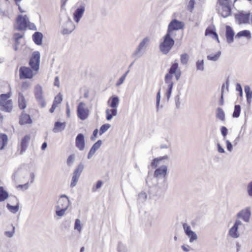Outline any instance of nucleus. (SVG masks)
Instances as JSON below:
<instances>
[{"instance_id":"nucleus-1","label":"nucleus","mask_w":252,"mask_h":252,"mask_svg":"<svg viewBox=\"0 0 252 252\" xmlns=\"http://www.w3.org/2000/svg\"><path fill=\"white\" fill-rule=\"evenodd\" d=\"M70 205L68 197L65 195H61L56 206V214L58 217H63Z\"/></svg>"},{"instance_id":"nucleus-2","label":"nucleus","mask_w":252,"mask_h":252,"mask_svg":"<svg viewBox=\"0 0 252 252\" xmlns=\"http://www.w3.org/2000/svg\"><path fill=\"white\" fill-rule=\"evenodd\" d=\"M172 36L174 35L167 32L162 38L163 41L159 45L160 51L165 55L170 52L175 44V41Z\"/></svg>"},{"instance_id":"nucleus-3","label":"nucleus","mask_w":252,"mask_h":252,"mask_svg":"<svg viewBox=\"0 0 252 252\" xmlns=\"http://www.w3.org/2000/svg\"><path fill=\"white\" fill-rule=\"evenodd\" d=\"M11 96L10 93L2 94L0 95V110L10 113L13 107V101L9 99Z\"/></svg>"},{"instance_id":"nucleus-4","label":"nucleus","mask_w":252,"mask_h":252,"mask_svg":"<svg viewBox=\"0 0 252 252\" xmlns=\"http://www.w3.org/2000/svg\"><path fill=\"white\" fill-rule=\"evenodd\" d=\"M149 42L150 38L148 37L144 38L136 48L133 56L137 58L141 57L144 54Z\"/></svg>"},{"instance_id":"nucleus-5","label":"nucleus","mask_w":252,"mask_h":252,"mask_svg":"<svg viewBox=\"0 0 252 252\" xmlns=\"http://www.w3.org/2000/svg\"><path fill=\"white\" fill-rule=\"evenodd\" d=\"M89 109L87 104L84 102H80L77 108V114L78 118L81 120H86L89 117Z\"/></svg>"},{"instance_id":"nucleus-6","label":"nucleus","mask_w":252,"mask_h":252,"mask_svg":"<svg viewBox=\"0 0 252 252\" xmlns=\"http://www.w3.org/2000/svg\"><path fill=\"white\" fill-rule=\"evenodd\" d=\"M184 26V23L183 22L177 19H174L169 23L167 32L174 36V31L182 29Z\"/></svg>"},{"instance_id":"nucleus-7","label":"nucleus","mask_w":252,"mask_h":252,"mask_svg":"<svg viewBox=\"0 0 252 252\" xmlns=\"http://www.w3.org/2000/svg\"><path fill=\"white\" fill-rule=\"evenodd\" d=\"M40 58V53L38 51H35L32 53L29 64L35 71H37L39 69Z\"/></svg>"},{"instance_id":"nucleus-8","label":"nucleus","mask_w":252,"mask_h":252,"mask_svg":"<svg viewBox=\"0 0 252 252\" xmlns=\"http://www.w3.org/2000/svg\"><path fill=\"white\" fill-rule=\"evenodd\" d=\"M29 19L27 15H19L16 19V29L18 31L25 30L28 27Z\"/></svg>"},{"instance_id":"nucleus-9","label":"nucleus","mask_w":252,"mask_h":252,"mask_svg":"<svg viewBox=\"0 0 252 252\" xmlns=\"http://www.w3.org/2000/svg\"><path fill=\"white\" fill-rule=\"evenodd\" d=\"M168 167L166 165H163L157 168L154 174V177L157 179V180L163 178L164 180L166 179L167 174Z\"/></svg>"},{"instance_id":"nucleus-10","label":"nucleus","mask_w":252,"mask_h":252,"mask_svg":"<svg viewBox=\"0 0 252 252\" xmlns=\"http://www.w3.org/2000/svg\"><path fill=\"white\" fill-rule=\"evenodd\" d=\"M83 169L84 165L83 163H80L77 166L73 172V176L70 183L71 188H73L76 186Z\"/></svg>"},{"instance_id":"nucleus-11","label":"nucleus","mask_w":252,"mask_h":252,"mask_svg":"<svg viewBox=\"0 0 252 252\" xmlns=\"http://www.w3.org/2000/svg\"><path fill=\"white\" fill-rule=\"evenodd\" d=\"M35 97L42 107L45 106L46 103L43 95L42 88L39 85H36L34 90Z\"/></svg>"},{"instance_id":"nucleus-12","label":"nucleus","mask_w":252,"mask_h":252,"mask_svg":"<svg viewBox=\"0 0 252 252\" xmlns=\"http://www.w3.org/2000/svg\"><path fill=\"white\" fill-rule=\"evenodd\" d=\"M19 75L21 79H31L33 77V72L30 68L22 66L19 69Z\"/></svg>"},{"instance_id":"nucleus-13","label":"nucleus","mask_w":252,"mask_h":252,"mask_svg":"<svg viewBox=\"0 0 252 252\" xmlns=\"http://www.w3.org/2000/svg\"><path fill=\"white\" fill-rule=\"evenodd\" d=\"M75 146L80 150L83 151L85 146V138L83 134L79 133L75 139Z\"/></svg>"},{"instance_id":"nucleus-14","label":"nucleus","mask_w":252,"mask_h":252,"mask_svg":"<svg viewBox=\"0 0 252 252\" xmlns=\"http://www.w3.org/2000/svg\"><path fill=\"white\" fill-rule=\"evenodd\" d=\"M251 212L249 207L246 208L239 212L237 217L242 219L245 222H248L250 221Z\"/></svg>"},{"instance_id":"nucleus-15","label":"nucleus","mask_w":252,"mask_h":252,"mask_svg":"<svg viewBox=\"0 0 252 252\" xmlns=\"http://www.w3.org/2000/svg\"><path fill=\"white\" fill-rule=\"evenodd\" d=\"M85 11V7L82 5L77 8L73 13V19L75 22L78 23L82 17Z\"/></svg>"},{"instance_id":"nucleus-16","label":"nucleus","mask_w":252,"mask_h":252,"mask_svg":"<svg viewBox=\"0 0 252 252\" xmlns=\"http://www.w3.org/2000/svg\"><path fill=\"white\" fill-rule=\"evenodd\" d=\"M30 139L31 136L30 135H26L22 139L20 143V155H23L26 152Z\"/></svg>"},{"instance_id":"nucleus-17","label":"nucleus","mask_w":252,"mask_h":252,"mask_svg":"<svg viewBox=\"0 0 252 252\" xmlns=\"http://www.w3.org/2000/svg\"><path fill=\"white\" fill-rule=\"evenodd\" d=\"M250 14L241 13L235 16V18L239 24L249 23Z\"/></svg>"},{"instance_id":"nucleus-18","label":"nucleus","mask_w":252,"mask_h":252,"mask_svg":"<svg viewBox=\"0 0 252 252\" xmlns=\"http://www.w3.org/2000/svg\"><path fill=\"white\" fill-rule=\"evenodd\" d=\"M75 27L71 20H68L65 25V27L63 28L62 31L63 34H68L72 32L75 29Z\"/></svg>"},{"instance_id":"nucleus-19","label":"nucleus","mask_w":252,"mask_h":252,"mask_svg":"<svg viewBox=\"0 0 252 252\" xmlns=\"http://www.w3.org/2000/svg\"><path fill=\"white\" fill-rule=\"evenodd\" d=\"M225 35L227 42L229 44L232 43L234 41V32L232 28L228 25L226 26Z\"/></svg>"},{"instance_id":"nucleus-20","label":"nucleus","mask_w":252,"mask_h":252,"mask_svg":"<svg viewBox=\"0 0 252 252\" xmlns=\"http://www.w3.org/2000/svg\"><path fill=\"white\" fill-rule=\"evenodd\" d=\"M102 141L99 140L92 146L88 155L87 158L88 159H90L92 158L96 151L100 147Z\"/></svg>"},{"instance_id":"nucleus-21","label":"nucleus","mask_w":252,"mask_h":252,"mask_svg":"<svg viewBox=\"0 0 252 252\" xmlns=\"http://www.w3.org/2000/svg\"><path fill=\"white\" fill-rule=\"evenodd\" d=\"M222 7V11H221V16L224 17L226 18L229 16L231 13V8L230 6V3H224L221 2V3H220Z\"/></svg>"},{"instance_id":"nucleus-22","label":"nucleus","mask_w":252,"mask_h":252,"mask_svg":"<svg viewBox=\"0 0 252 252\" xmlns=\"http://www.w3.org/2000/svg\"><path fill=\"white\" fill-rule=\"evenodd\" d=\"M43 34L40 32H35L32 36L33 40L38 45L42 44Z\"/></svg>"},{"instance_id":"nucleus-23","label":"nucleus","mask_w":252,"mask_h":252,"mask_svg":"<svg viewBox=\"0 0 252 252\" xmlns=\"http://www.w3.org/2000/svg\"><path fill=\"white\" fill-rule=\"evenodd\" d=\"M32 123V120L30 116V115L23 113L20 119V124L21 125H25L27 124H31Z\"/></svg>"},{"instance_id":"nucleus-24","label":"nucleus","mask_w":252,"mask_h":252,"mask_svg":"<svg viewBox=\"0 0 252 252\" xmlns=\"http://www.w3.org/2000/svg\"><path fill=\"white\" fill-rule=\"evenodd\" d=\"M8 142V137L5 134L0 133V150L4 148Z\"/></svg>"},{"instance_id":"nucleus-25","label":"nucleus","mask_w":252,"mask_h":252,"mask_svg":"<svg viewBox=\"0 0 252 252\" xmlns=\"http://www.w3.org/2000/svg\"><path fill=\"white\" fill-rule=\"evenodd\" d=\"M112 109H107L106 110V119L108 121L111 120L113 116H115L117 114V110L116 108H112Z\"/></svg>"},{"instance_id":"nucleus-26","label":"nucleus","mask_w":252,"mask_h":252,"mask_svg":"<svg viewBox=\"0 0 252 252\" xmlns=\"http://www.w3.org/2000/svg\"><path fill=\"white\" fill-rule=\"evenodd\" d=\"M65 127V123H61L57 122L55 123V126L53 129V131L55 133H57L63 131Z\"/></svg>"},{"instance_id":"nucleus-27","label":"nucleus","mask_w":252,"mask_h":252,"mask_svg":"<svg viewBox=\"0 0 252 252\" xmlns=\"http://www.w3.org/2000/svg\"><path fill=\"white\" fill-rule=\"evenodd\" d=\"M18 105L20 109H24L27 106V102L25 97L22 93L19 94Z\"/></svg>"},{"instance_id":"nucleus-28","label":"nucleus","mask_w":252,"mask_h":252,"mask_svg":"<svg viewBox=\"0 0 252 252\" xmlns=\"http://www.w3.org/2000/svg\"><path fill=\"white\" fill-rule=\"evenodd\" d=\"M110 101H111L110 106L111 108H117V107L119 104V98L118 97V96H111L108 101V103Z\"/></svg>"},{"instance_id":"nucleus-29","label":"nucleus","mask_w":252,"mask_h":252,"mask_svg":"<svg viewBox=\"0 0 252 252\" xmlns=\"http://www.w3.org/2000/svg\"><path fill=\"white\" fill-rule=\"evenodd\" d=\"M173 78V76L166 74L164 78V82L167 85V87L173 86L174 82L172 80Z\"/></svg>"},{"instance_id":"nucleus-30","label":"nucleus","mask_w":252,"mask_h":252,"mask_svg":"<svg viewBox=\"0 0 252 252\" xmlns=\"http://www.w3.org/2000/svg\"><path fill=\"white\" fill-rule=\"evenodd\" d=\"M8 193L2 187H0V202L4 201L8 197Z\"/></svg>"},{"instance_id":"nucleus-31","label":"nucleus","mask_w":252,"mask_h":252,"mask_svg":"<svg viewBox=\"0 0 252 252\" xmlns=\"http://www.w3.org/2000/svg\"><path fill=\"white\" fill-rule=\"evenodd\" d=\"M178 63H173L169 68L168 70V72L166 73L167 74L171 75V76L174 75V74L176 73V71L178 68Z\"/></svg>"},{"instance_id":"nucleus-32","label":"nucleus","mask_w":252,"mask_h":252,"mask_svg":"<svg viewBox=\"0 0 252 252\" xmlns=\"http://www.w3.org/2000/svg\"><path fill=\"white\" fill-rule=\"evenodd\" d=\"M216 117L222 121L225 120V115L223 110L221 108H218L217 109Z\"/></svg>"},{"instance_id":"nucleus-33","label":"nucleus","mask_w":252,"mask_h":252,"mask_svg":"<svg viewBox=\"0 0 252 252\" xmlns=\"http://www.w3.org/2000/svg\"><path fill=\"white\" fill-rule=\"evenodd\" d=\"M229 235L233 238H238L239 233L238 232V228L235 226H233L229 230Z\"/></svg>"},{"instance_id":"nucleus-34","label":"nucleus","mask_w":252,"mask_h":252,"mask_svg":"<svg viewBox=\"0 0 252 252\" xmlns=\"http://www.w3.org/2000/svg\"><path fill=\"white\" fill-rule=\"evenodd\" d=\"M221 55V52L220 51L218 52L216 54H215L214 55H213L212 54L209 55L207 56V60L209 61H217L219 60V58L220 57Z\"/></svg>"},{"instance_id":"nucleus-35","label":"nucleus","mask_w":252,"mask_h":252,"mask_svg":"<svg viewBox=\"0 0 252 252\" xmlns=\"http://www.w3.org/2000/svg\"><path fill=\"white\" fill-rule=\"evenodd\" d=\"M196 68L197 70L203 71L204 69V62L203 60H199L196 61Z\"/></svg>"},{"instance_id":"nucleus-36","label":"nucleus","mask_w":252,"mask_h":252,"mask_svg":"<svg viewBox=\"0 0 252 252\" xmlns=\"http://www.w3.org/2000/svg\"><path fill=\"white\" fill-rule=\"evenodd\" d=\"M242 36H245L248 38H251V32L249 31L248 30H244L239 32L237 35L236 37L240 38Z\"/></svg>"},{"instance_id":"nucleus-37","label":"nucleus","mask_w":252,"mask_h":252,"mask_svg":"<svg viewBox=\"0 0 252 252\" xmlns=\"http://www.w3.org/2000/svg\"><path fill=\"white\" fill-rule=\"evenodd\" d=\"M189 57L187 53L183 54L181 55V63L183 65L187 64Z\"/></svg>"},{"instance_id":"nucleus-38","label":"nucleus","mask_w":252,"mask_h":252,"mask_svg":"<svg viewBox=\"0 0 252 252\" xmlns=\"http://www.w3.org/2000/svg\"><path fill=\"white\" fill-rule=\"evenodd\" d=\"M147 194L145 192L142 191L138 194V200L141 203L145 202L147 199Z\"/></svg>"},{"instance_id":"nucleus-39","label":"nucleus","mask_w":252,"mask_h":252,"mask_svg":"<svg viewBox=\"0 0 252 252\" xmlns=\"http://www.w3.org/2000/svg\"><path fill=\"white\" fill-rule=\"evenodd\" d=\"M241 112V106L239 105H236L234 107V110L232 115L233 118H238Z\"/></svg>"},{"instance_id":"nucleus-40","label":"nucleus","mask_w":252,"mask_h":252,"mask_svg":"<svg viewBox=\"0 0 252 252\" xmlns=\"http://www.w3.org/2000/svg\"><path fill=\"white\" fill-rule=\"evenodd\" d=\"M6 207L7 209L12 213H16L19 210V205L18 204L15 206H12L9 204H7Z\"/></svg>"},{"instance_id":"nucleus-41","label":"nucleus","mask_w":252,"mask_h":252,"mask_svg":"<svg viewBox=\"0 0 252 252\" xmlns=\"http://www.w3.org/2000/svg\"><path fill=\"white\" fill-rule=\"evenodd\" d=\"M111 125L109 124H104L101 126L99 130V135H101L104 132L107 131L109 128H110Z\"/></svg>"},{"instance_id":"nucleus-42","label":"nucleus","mask_w":252,"mask_h":252,"mask_svg":"<svg viewBox=\"0 0 252 252\" xmlns=\"http://www.w3.org/2000/svg\"><path fill=\"white\" fill-rule=\"evenodd\" d=\"M74 229L77 230L79 232H81L82 224L81 220L79 219H76L75 221Z\"/></svg>"},{"instance_id":"nucleus-43","label":"nucleus","mask_w":252,"mask_h":252,"mask_svg":"<svg viewBox=\"0 0 252 252\" xmlns=\"http://www.w3.org/2000/svg\"><path fill=\"white\" fill-rule=\"evenodd\" d=\"M211 34H213L214 35V36L217 40L218 42H219V38H218L217 33L216 32H215L213 29L208 28L206 30L205 35H210Z\"/></svg>"},{"instance_id":"nucleus-44","label":"nucleus","mask_w":252,"mask_h":252,"mask_svg":"<svg viewBox=\"0 0 252 252\" xmlns=\"http://www.w3.org/2000/svg\"><path fill=\"white\" fill-rule=\"evenodd\" d=\"M186 235L189 238V241L190 242H192L193 241H194V240H196L197 239V235L193 231H191V232H189V233H188Z\"/></svg>"},{"instance_id":"nucleus-45","label":"nucleus","mask_w":252,"mask_h":252,"mask_svg":"<svg viewBox=\"0 0 252 252\" xmlns=\"http://www.w3.org/2000/svg\"><path fill=\"white\" fill-rule=\"evenodd\" d=\"M63 100V96L61 94H58L54 99L53 104H55L57 105L58 104H60L62 102Z\"/></svg>"},{"instance_id":"nucleus-46","label":"nucleus","mask_w":252,"mask_h":252,"mask_svg":"<svg viewBox=\"0 0 252 252\" xmlns=\"http://www.w3.org/2000/svg\"><path fill=\"white\" fill-rule=\"evenodd\" d=\"M194 4H195V0H190L189 1L187 8L188 10H189L190 12H192L194 7Z\"/></svg>"},{"instance_id":"nucleus-47","label":"nucleus","mask_w":252,"mask_h":252,"mask_svg":"<svg viewBox=\"0 0 252 252\" xmlns=\"http://www.w3.org/2000/svg\"><path fill=\"white\" fill-rule=\"evenodd\" d=\"M220 131H221V134L223 136V140H225V139L226 138V135H227V134L228 132V130H227V128L224 126H222L220 128Z\"/></svg>"},{"instance_id":"nucleus-48","label":"nucleus","mask_w":252,"mask_h":252,"mask_svg":"<svg viewBox=\"0 0 252 252\" xmlns=\"http://www.w3.org/2000/svg\"><path fill=\"white\" fill-rule=\"evenodd\" d=\"M173 87V86L167 87L165 95L168 100L170 99V96L171 95Z\"/></svg>"},{"instance_id":"nucleus-49","label":"nucleus","mask_w":252,"mask_h":252,"mask_svg":"<svg viewBox=\"0 0 252 252\" xmlns=\"http://www.w3.org/2000/svg\"><path fill=\"white\" fill-rule=\"evenodd\" d=\"M103 184V182L99 180L95 186H94L92 188V191L93 192L95 191L97 189H100Z\"/></svg>"},{"instance_id":"nucleus-50","label":"nucleus","mask_w":252,"mask_h":252,"mask_svg":"<svg viewBox=\"0 0 252 252\" xmlns=\"http://www.w3.org/2000/svg\"><path fill=\"white\" fill-rule=\"evenodd\" d=\"M74 159V156L73 155H70L67 159V164L68 166H70L73 163Z\"/></svg>"},{"instance_id":"nucleus-51","label":"nucleus","mask_w":252,"mask_h":252,"mask_svg":"<svg viewBox=\"0 0 252 252\" xmlns=\"http://www.w3.org/2000/svg\"><path fill=\"white\" fill-rule=\"evenodd\" d=\"M247 191L249 195L252 197V181L250 182L248 185Z\"/></svg>"},{"instance_id":"nucleus-52","label":"nucleus","mask_w":252,"mask_h":252,"mask_svg":"<svg viewBox=\"0 0 252 252\" xmlns=\"http://www.w3.org/2000/svg\"><path fill=\"white\" fill-rule=\"evenodd\" d=\"M183 226L186 234L192 231L191 230L190 226L187 223H184Z\"/></svg>"},{"instance_id":"nucleus-53","label":"nucleus","mask_w":252,"mask_h":252,"mask_svg":"<svg viewBox=\"0 0 252 252\" xmlns=\"http://www.w3.org/2000/svg\"><path fill=\"white\" fill-rule=\"evenodd\" d=\"M159 163L160 162L158 161V159L157 158H155L152 160L151 163V165L152 167V168H155L158 166Z\"/></svg>"},{"instance_id":"nucleus-54","label":"nucleus","mask_w":252,"mask_h":252,"mask_svg":"<svg viewBox=\"0 0 252 252\" xmlns=\"http://www.w3.org/2000/svg\"><path fill=\"white\" fill-rule=\"evenodd\" d=\"M15 232V227L12 226V231H5L4 234L5 235L9 238H11L13 236V234Z\"/></svg>"},{"instance_id":"nucleus-55","label":"nucleus","mask_w":252,"mask_h":252,"mask_svg":"<svg viewBox=\"0 0 252 252\" xmlns=\"http://www.w3.org/2000/svg\"><path fill=\"white\" fill-rule=\"evenodd\" d=\"M160 100V91H159L158 92L157 96H156V105H157V107L158 109V107L159 106Z\"/></svg>"},{"instance_id":"nucleus-56","label":"nucleus","mask_w":252,"mask_h":252,"mask_svg":"<svg viewBox=\"0 0 252 252\" xmlns=\"http://www.w3.org/2000/svg\"><path fill=\"white\" fill-rule=\"evenodd\" d=\"M226 143V148L228 151L231 152L233 149L232 145L231 143L228 140L225 139L224 140Z\"/></svg>"},{"instance_id":"nucleus-57","label":"nucleus","mask_w":252,"mask_h":252,"mask_svg":"<svg viewBox=\"0 0 252 252\" xmlns=\"http://www.w3.org/2000/svg\"><path fill=\"white\" fill-rule=\"evenodd\" d=\"M30 86V84L29 82H24L22 84V89L24 91H25L29 88Z\"/></svg>"},{"instance_id":"nucleus-58","label":"nucleus","mask_w":252,"mask_h":252,"mask_svg":"<svg viewBox=\"0 0 252 252\" xmlns=\"http://www.w3.org/2000/svg\"><path fill=\"white\" fill-rule=\"evenodd\" d=\"M247 102L250 104L251 103V99H252V91L246 94Z\"/></svg>"},{"instance_id":"nucleus-59","label":"nucleus","mask_w":252,"mask_h":252,"mask_svg":"<svg viewBox=\"0 0 252 252\" xmlns=\"http://www.w3.org/2000/svg\"><path fill=\"white\" fill-rule=\"evenodd\" d=\"M125 80V79L124 78V77H122L121 76L119 79L118 80V81L117 82L116 85L117 86H120L121 85H122L124 81Z\"/></svg>"},{"instance_id":"nucleus-60","label":"nucleus","mask_w":252,"mask_h":252,"mask_svg":"<svg viewBox=\"0 0 252 252\" xmlns=\"http://www.w3.org/2000/svg\"><path fill=\"white\" fill-rule=\"evenodd\" d=\"M23 37V35L19 33H15L13 35V39L14 40H17V39H19Z\"/></svg>"},{"instance_id":"nucleus-61","label":"nucleus","mask_w":252,"mask_h":252,"mask_svg":"<svg viewBox=\"0 0 252 252\" xmlns=\"http://www.w3.org/2000/svg\"><path fill=\"white\" fill-rule=\"evenodd\" d=\"M236 90L239 93H241V94H243V90L241 85L239 83H237L236 86Z\"/></svg>"},{"instance_id":"nucleus-62","label":"nucleus","mask_w":252,"mask_h":252,"mask_svg":"<svg viewBox=\"0 0 252 252\" xmlns=\"http://www.w3.org/2000/svg\"><path fill=\"white\" fill-rule=\"evenodd\" d=\"M218 151L220 153H225L224 149L220 146V143L217 144Z\"/></svg>"},{"instance_id":"nucleus-63","label":"nucleus","mask_w":252,"mask_h":252,"mask_svg":"<svg viewBox=\"0 0 252 252\" xmlns=\"http://www.w3.org/2000/svg\"><path fill=\"white\" fill-rule=\"evenodd\" d=\"M175 102L177 107L179 108L180 105L179 95H177L175 97Z\"/></svg>"},{"instance_id":"nucleus-64","label":"nucleus","mask_w":252,"mask_h":252,"mask_svg":"<svg viewBox=\"0 0 252 252\" xmlns=\"http://www.w3.org/2000/svg\"><path fill=\"white\" fill-rule=\"evenodd\" d=\"M183 250L186 252H189L191 249L189 246L182 245L181 246Z\"/></svg>"}]
</instances>
